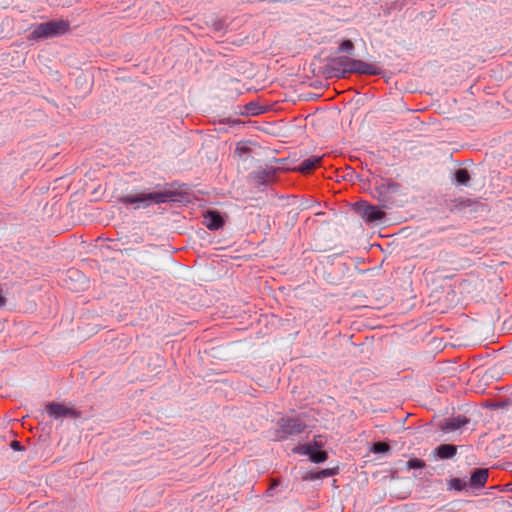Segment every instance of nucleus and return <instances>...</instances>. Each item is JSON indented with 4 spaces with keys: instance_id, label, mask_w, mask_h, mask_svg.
<instances>
[{
    "instance_id": "1",
    "label": "nucleus",
    "mask_w": 512,
    "mask_h": 512,
    "mask_svg": "<svg viewBox=\"0 0 512 512\" xmlns=\"http://www.w3.org/2000/svg\"><path fill=\"white\" fill-rule=\"evenodd\" d=\"M169 199L167 192H141L129 194L122 198V202L134 205L135 208H146L152 204H161Z\"/></svg>"
},
{
    "instance_id": "2",
    "label": "nucleus",
    "mask_w": 512,
    "mask_h": 512,
    "mask_svg": "<svg viewBox=\"0 0 512 512\" xmlns=\"http://www.w3.org/2000/svg\"><path fill=\"white\" fill-rule=\"evenodd\" d=\"M333 67L342 74L352 72H359L364 74L378 73V69L374 65L349 57H339L335 59L333 62Z\"/></svg>"
},
{
    "instance_id": "3",
    "label": "nucleus",
    "mask_w": 512,
    "mask_h": 512,
    "mask_svg": "<svg viewBox=\"0 0 512 512\" xmlns=\"http://www.w3.org/2000/svg\"><path fill=\"white\" fill-rule=\"evenodd\" d=\"M69 29V23L66 21H50L39 24L32 31L31 39H43L60 36L65 34Z\"/></svg>"
},
{
    "instance_id": "4",
    "label": "nucleus",
    "mask_w": 512,
    "mask_h": 512,
    "mask_svg": "<svg viewBox=\"0 0 512 512\" xmlns=\"http://www.w3.org/2000/svg\"><path fill=\"white\" fill-rule=\"evenodd\" d=\"M357 212L368 223L379 222L385 216V213L380 208L366 203H359L357 205Z\"/></svg>"
},
{
    "instance_id": "5",
    "label": "nucleus",
    "mask_w": 512,
    "mask_h": 512,
    "mask_svg": "<svg viewBox=\"0 0 512 512\" xmlns=\"http://www.w3.org/2000/svg\"><path fill=\"white\" fill-rule=\"evenodd\" d=\"M279 427L283 433V436H289L303 432L306 424L299 418H282L279 421Z\"/></svg>"
},
{
    "instance_id": "6",
    "label": "nucleus",
    "mask_w": 512,
    "mask_h": 512,
    "mask_svg": "<svg viewBox=\"0 0 512 512\" xmlns=\"http://www.w3.org/2000/svg\"><path fill=\"white\" fill-rule=\"evenodd\" d=\"M46 412L50 417H53L55 419L75 415V412L71 408H69L68 406H65L63 404H58V403L48 404L46 406Z\"/></svg>"
},
{
    "instance_id": "7",
    "label": "nucleus",
    "mask_w": 512,
    "mask_h": 512,
    "mask_svg": "<svg viewBox=\"0 0 512 512\" xmlns=\"http://www.w3.org/2000/svg\"><path fill=\"white\" fill-rule=\"evenodd\" d=\"M468 423V419L464 416H457L446 419L441 425V429L446 433H451L460 430Z\"/></svg>"
},
{
    "instance_id": "8",
    "label": "nucleus",
    "mask_w": 512,
    "mask_h": 512,
    "mask_svg": "<svg viewBox=\"0 0 512 512\" xmlns=\"http://www.w3.org/2000/svg\"><path fill=\"white\" fill-rule=\"evenodd\" d=\"M298 453L309 455L311 461L314 463H321L324 462L327 458V455L324 451H315L311 446L309 445H303L297 448Z\"/></svg>"
},
{
    "instance_id": "9",
    "label": "nucleus",
    "mask_w": 512,
    "mask_h": 512,
    "mask_svg": "<svg viewBox=\"0 0 512 512\" xmlns=\"http://www.w3.org/2000/svg\"><path fill=\"white\" fill-rule=\"evenodd\" d=\"M487 478L488 471L486 469H477L471 475L470 486L474 488H481L485 485Z\"/></svg>"
},
{
    "instance_id": "10",
    "label": "nucleus",
    "mask_w": 512,
    "mask_h": 512,
    "mask_svg": "<svg viewBox=\"0 0 512 512\" xmlns=\"http://www.w3.org/2000/svg\"><path fill=\"white\" fill-rule=\"evenodd\" d=\"M204 224L210 230H217L222 226V219L217 213L208 212L204 216Z\"/></svg>"
},
{
    "instance_id": "11",
    "label": "nucleus",
    "mask_w": 512,
    "mask_h": 512,
    "mask_svg": "<svg viewBox=\"0 0 512 512\" xmlns=\"http://www.w3.org/2000/svg\"><path fill=\"white\" fill-rule=\"evenodd\" d=\"M457 448L451 444H442L436 448V453L441 459L452 458L456 454Z\"/></svg>"
},
{
    "instance_id": "12",
    "label": "nucleus",
    "mask_w": 512,
    "mask_h": 512,
    "mask_svg": "<svg viewBox=\"0 0 512 512\" xmlns=\"http://www.w3.org/2000/svg\"><path fill=\"white\" fill-rule=\"evenodd\" d=\"M320 160H321V157H318V156H312L308 159H305L299 165V170L303 173H307L310 170L314 169L317 166V164L320 162Z\"/></svg>"
},
{
    "instance_id": "13",
    "label": "nucleus",
    "mask_w": 512,
    "mask_h": 512,
    "mask_svg": "<svg viewBox=\"0 0 512 512\" xmlns=\"http://www.w3.org/2000/svg\"><path fill=\"white\" fill-rule=\"evenodd\" d=\"M469 173L465 169H460L456 173V180L461 185H467L469 182Z\"/></svg>"
},
{
    "instance_id": "14",
    "label": "nucleus",
    "mask_w": 512,
    "mask_h": 512,
    "mask_svg": "<svg viewBox=\"0 0 512 512\" xmlns=\"http://www.w3.org/2000/svg\"><path fill=\"white\" fill-rule=\"evenodd\" d=\"M389 450V446L386 443L383 442H377L373 446V451L375 453H384Z\"/></svg>"
},
{
    "instance_id": "15",
    "label": "nucleus",
    "mask_w": 512,
    "mask_h": 512,
    "mask_svg": "<svg viewBox=\"0 0 512 512\" xmlns=\"http://www.w3.org/2000/svg\"><path fill=\"white\" fill-rule=\"evenodd\" d=\"M353 50V43L350 40H345L340 45V52H348L350 53Z\"/></svg>"
},
{
    "instance_id": "16",
    "label": "nucleus",
    "mask_w": 512,
    "mask_h": 512,
    "mask_svg": "<svg viewBox=\"0 0 512 512\" xmlns=\"http://www.w3.org/2000/svg\"><path fill=\"white\" fill-rule=\"evenodd\" d=\"M407 466L409 468H413V469L423 468L424 467V462L421 461V460H418V459H411V460L408 461Z\"/></svg>"
},
{
    "instance_id": "17",
    "label": "nucleus",
    "mask_w": 512,
    "mask_h": 512,
    "mask_svg": "<svg viewBox=\"0 0 512 512\" xmlns=\"http://www.w3.org/2000/svg\"><path fill=\"white\" fill-rule=\"evenodd\" d=\"M330 475V472L328 470H322L321 472H318L316 474H311L309 476L310 479H320L324 478Z\"/></svg>"
},
{
    "instance_id": "18",
    "label": "nucleus",
    "mask_w": 512,
    "mask_h": 512,
    "mask_svg": "<svg viewBox=\"0 0 512 512\" xmlns=\"http://www.w3.org/2000/svg\"><path fill=\"white\" fill-rule=\"evenodd\" d=\"M248 151V148L243 144H238L236 147L235 152L241 156L242 154L246 153Z\"/></svg>"
},
{
    "instance_id": "19",
    "label": "nucleus",
    "mask_w": 512,
    "mask_h": 512,
    "mask_svg": "<svg viewBox=\"0 0 512 512\" xmlns=\"http://www.w3.org/2000/svg\"><path fill=\"white\" fill-rule=\"evenodd\" d=\"M78 277V278H84L78 271H70L69 272V278ZM83 285L86 284V280L83 279Z\"/></svg>"
},
{
    "instance_id": "20",
    "label": "nucleus",
    "mask_w": 512,
    "mask_h": 512,
    "mask_svg": "<svg viewBox=\"0 0 512 512\" xmlns=\"http://www.w3.org/2000/svg\"><path fill=\"white\" fill-rule=\"evenodd\" d=\"M453 487H454L455 489H457V490H460V489H461V482H460V480H458V479H454V480H453Z\"/></svg>"
},
{
    "instance_id": "21",
    "label": "nucleus",
    "mask_w": 512,
    "mask_h": 512,
    "mask_svg": "<svg viewBox=\"0 0 512 512\" xmlns=\"http://www.w3.org/2000/svg\"><path fill=\"white\" fill-rule=\"evenodd\" d=\"M388 189L391 191V192H396L397 190V185L394 184V183H390L388 184Z\"/></svg>"
},
{
    "instance_id": "22",
    "label": "nucleus",
    "mask_w": 512,
    "mask_h": 512,
    "mask_svg": "<svg viewBox=\"0 0 512 512\" xmlns=\"http://www.w3.org/2000/svg\"><path fill=\"white\" fill-rule=\"evenodd\" d=\"M11 445H12V448L15 449V450H19L20 449V444L17 441L12 442Z\"/></svg>"
}]
</instances>
